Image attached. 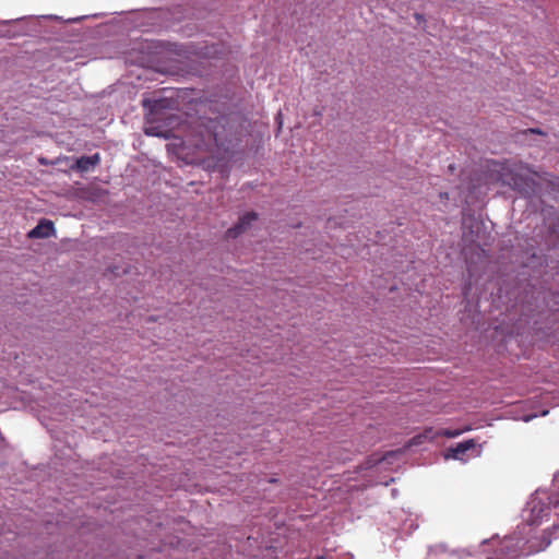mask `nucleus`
<instances>
[{"label":"nucleus","mask_w":559,"mask_h":559,"mask_svg":"<svg viewBox=\"0 0 559 559\" xmlns=\"http://www.w3.org/2000/svg\"><path fill=\"white\" fill-rule=\"evenodd\" d=\"M197 139L193 144L216 158H225L239 141L236 119L231 116L201 118L197 122Z\"/></svg>","instance_id":"1"},{"label":"nucleus","mask_w":559,"mask_h":559,"mask_svg":"<svg viewBox=\"0 0 559 559\" xmlns=\"http://www.w3.org/2000/svg\"><path fill=\"white\" fill-rule=\"evenodd\" d=\"M502 176L504 183L521 193L528 194L534 191L535 181L523 174V169L521 167L506 169V173Z\"/></svg>","instance_id":"2"},{"label":"nucleus","mask_w":559,"mask_h":559,"mask_svg":"<svg viewBox=\"0 0 559 559\" xmlns=\"http://www.w3.org/2000/svg\"><path fill=\"white\" fill-rule=\"evenodd\" d=\"M551 543V533L544 532L540 536H533L531 538L524 537L523 557L537 554L545 550Z\"/></svg>","instance_id":"3"},{"label":"nucleus","mask_w":559,"mask_h":559,"mask_svg":"<svg viewBox=\"0 0 559 559\" xmlns=\"http://www.w3.org/2000/svg\"><path fill=\"white\" fill-rule=\"evenodd\" d=\"M528 506L532 523L539 522L549 514L550 508L545 497L539 492L530 501Z\"/></svg>","instance_id":"4"},{"label":"nucleus","mask_w":559,"mask_h":559,"mask_svg":"<svg viewBox=\"0 0 559 559\" xmlns=\"http://www.w3.org/2000/svg\"><path fill=\"white\" fill-rule=\"evenodd\" d=\"M257 219H258V214L255 212L246 213L245 215H242L239 218V222L235 226L227 229L226 236L228 238L238 237L240 234H242L243 231H246L249 228V226L252 224V222H254Z\"/></svg>","instance_id":"5"},{"label":"nucleus","mask_w":559,"mask_h":559,"mask_svg":"<svg viewBox=\"0 0 559 559\" xmlns=\"http://www.w3.org/2000/svg\"><path fill=\"white\" fill-rule=\"evenodd\" d=\"M55 233V226L51 221L43 219L29 233V238H48Z\"/></svg>","instance_id":"6"},{"label":"nucleus","mask_w":559,"mask_h":559,"mask_svg":"<svg viewBox=\"0 0 559 559\" xmlns=\"http://www.w3.org/2000/svg\"><path fill=\"white\" fill-rule=\"evenodd\" d=\"M99 162L100 156L98 153H95L91 156H81L76 159L74 168L81 173H86L97 166Z\"/></svg>","instance_id":"7"},{"label":"nucleus","mask_w":559,"mask_h":559,"mask_svg":"<svg viewBox=\"0 0 559 559\" xmlns=\"http://www.w3.org/2000/svg\"><path fill=\"white\" fill-rule=\"evenodd\" d=\"M475 442L474 440H465L463 442L457 443L454 448L449 449L450 455L452 459L455 460H465V454L469 450L475 449Z\"/></svg>","instance_id":"8"},{"label":"nucleus","mask_w":559,"mask_h":559,"mask_svg":"<svg viewBox=\"0 0 559 559\" xmlns=\"http://www.w3.org/2000/svg\"><path fill=\"white\" fill-rule=\"evenodd\" d=\"M428 559H457L456 556L445 551V550H438L429 554Z\"/></svg>","instance_id":"9"},{"label":"nucleus","mask_w":559,"mask_h":559,"mask_svg":"<svg viewBox=\"0 0 559 559\" xmlns=\"http://www.w3.org/2000/svg\"><path fill=\"white\" fill-rule=\"evenodd\" d=\"M542 495L545 496V499L550 509L551 507L557 508L559 506V493Z\"/></svg>","instance_id":"10"},{"label":"nucleus","mask_w":559,"mask_h":559,"mask_svg":"<svg viewBox=\"0 0 559 559\" xmlns=\"http://www.w3.org/2000/svg\"><path fill=\"white\" fill-rule=\"evenodd\" d=\"M459 433H460L459 431H450V430H445V431L443 432V435H444L445 437H449V438L456 437V436H459Z\"/></svg>","instance_id":"11"},{"label":"nucleus","mask_w":559,"mask_h":559,"mask_svg":"<svg viewBox=\"0 0 559 559\" xmlns=\"http://www.w3.org/2000/svg\"><path fill=\"white\" fill-rule=\"evenodd\" d=\"M554 530H555V531H554V533H552V534L555 535V537H558V536H559V533H558V531H559V526H555V527H554Z\"/></svg>","instance_id":"12"},{"label":"nucleus","mask_w":559,"mask_h":559,"mask_svg":"<svg viewBox=\"0 0 559 559\" xmlns=\"http://www.w3.org/2000/svg\"><path fill=\"white\" fill-rule=\"evenodd\" d=\"M531 132H533V133H538V134H540V133H542V132H540V130H538V129H531Z\"/></svg>","instance_id":"13"},{"label":"nucleus","mask_w":559,"mask_h":559,"mask_svg":"<svg viewBox=\"0 0 559 559\" xmlns=\"http://www.w3.org/2000/svg\"><path fill=\"white\" fill-rule=\"evenodd\" d=\"M316 559H324L323 557H317Z\"/></svg>","instance_id":"14"}]
</instances>
